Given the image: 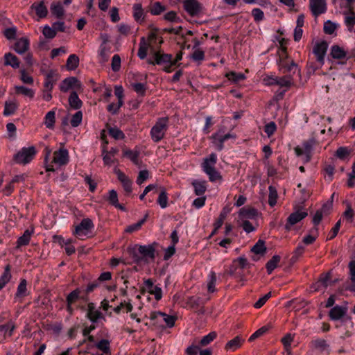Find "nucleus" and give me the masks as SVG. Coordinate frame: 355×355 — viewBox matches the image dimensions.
<instances>
[{"mask_svg":"<svg viewBox=\"0 0 355 355\" xmlns=\"http://www.w3.org/2000/svg\"><path fill=\"white\" fill-rule=\"evenodd\" d=\"M216 162L217 155L212 153L208 157H205L202 163V171L208 175L211 182L220 178V173L215 168Z\"/></svg>","mask_w":355,"mask_h":355,"instance_id":"f257e3e1","label":"nucleus"},{"mask_svg":"<svg viewBox=\"0 0 355 355\" xmlns=\"http://www.w3.org/2000/svg\"><path fill=\"white\" fill-rule=\"evenodd\" d=\"M168 128V119L167 118H161L157 120L155 125L153 126L150 130V135L152 139L158 142L163 139L165 132Z\"/></svg>","mask_w":355,"mask_h":355,"instance_id":"f03ea898","label":"nucleus"},{"mask_svg":"<svg viewBox=\"0 0 355 355\" xmlns=\"http://www.w3.org/2000/svg\"><path fill=\"white\" fill-rule=\"evenodd\" d=\"M236 137L230 132L225 133L223 129H220L211 137L212 145L215 148L221 151L224 148V142L229 139H234Z\"/></svg>","mask_w":355,"mask_h":355,"instance_id":"7ed1b4c3","label":"nucleus"},{"mask_svg":"<svg viewBox=\"0 0 355 355\" xmlns=\"http://www.w3.org/2000/svg\"><path fill=\"white\" fill-rule=\"evenodd\" d=\"M35 154V147L23 148L15 155V160L18 164H26L33 159Z\"/></svg>","mask_w":355,"mask_h":355,"instance_id":"20e7f679","label":"nucleus"},{"mask_svg":"<svg viewBox=\"0 0 355 355\" xmlns=\"http://www.w3.org/2000/svg\"><path fill=\"white\" fill-rule=\"evenodd\" d=\"M94 228V224L89 218H84L74 230L73 234L80 239L87 236Z\"/></svg>","mask_w":355,"mask_h":355,"instance_id":"39448f33","label":"nucleus"},{"mask_svg":"<svg viewBox=\"0 0 355 355\" xmlns=\"http://www.w3.org/2000/svg\"><path fill=\"white\" fill-rule=\"evenodd\" d=\"M308 216L306 211L297 209L289 215L285 225V229L290 230L294 225L298 223Z\"/></svg>","mask_w":355,"mask_h":355,"instance_id":"423d86ee","label":"nucleus"},{"mask_svg":"<svg viewBox=\"0 0 355 355\" xmlns=\"http://www.w3.org/2000/svg\"><path fill=\"white\" fill-rule=\"evenodd\" d=\"M184 10L191 16H198L202 10V6L197 0H184L183 1Z\"/></svg>","mask_w":355,"mask_h":355,"instance_id":"0eeeda50","label":"nucleus"},{"mask_svg":"<svg viewBox=\"0 0 355 355\" xmlns=\"http://www.w3.org/2000/svg\"><path fill=\"white\" fill-rule=\"evenodd\" d=\"M69 155L68 150L64 148H60L53 153V163L60 167L68 164Z\"/></svg>","mask_w":355,"mask_h":355,"instance_id":"6e6552de","label":"nucleus"},{"mask_svg":"<svg viewBox=\"0 0 355 355\" xmlns=\"http://www.w3.org/2000/svg\"><path fill=\"white\" fill-rule=\"evenodd\" d=\"M155 59L157 64L164 65V70L168 73L171 71L172 67L175 64V62H172V55L171 54L156 53L155 54Z\"/></svg>","mask_w":355,"mask_h":355,"instance_id":"1a4fd4ad","label":"nucleus"},{"mask_svg":"<svg viewBox=\"0 0 355 355\" xmlns=\"http://www.w3.org/2000/svg\"><path fill=\"white\" fill-rule=\"evenodd\" d=\"M313 147V141H307L304 143L301 146L295 148V153L297 156L302 157L304 162L310 160L311 152Z\"/></svg>","mask_w":355,"mask_h":355,"instance_id":"9d476101","label":"nucleus"},{"mask_svg":"<svg viewBox=\"0 0 355 355\" xmlns=\"http://www.w3.org/2000/svg\"><path fill=\"white\" fill-rule=\"evenodd\" d=\"M144 289L150 295L155 297L157 301L162 297V289L160 286L155 285L152 279H148L144 282Z\"/></svg>","mask_w":355,"mask_h":355,"instance_id":"9b49d317","label":"nucleus"},{"mask_svg":"<svg viewBox=\"0 0 355 355\" xmlns=\"http://www.w3.org/2000/svg\"><path fill=\"white\" fill-rule=\"evenodd\" d=\"M309 7L311 13L315 17H318L327 11L325 0H309Z\"/></svg>","mask_w":355,"mask_h":355,"instance_id":"f8f14e48","label":"nucleus"},{"mask_svg":"<svg viewBox=\"0 0 355 355\" xmlns=\"http://www.w3.org/2000/svg\"><path fill=\"white\" fill-rule=\"evenodd\" d=\"M258 211L254 208L243 207L239 211L238 220H256Z\"/></svg>","mask_w":355,"mask_h":355,"instance_id":"ddd939ff","label":"nucleus"},{"mask_svg":"<svg viewBox=\"0 0 355 355\" xmlns=\"http://www.w3.org/2000/svg\"><path fill=\"white\" fill-rule=\"evenodd\" d=\"M327 50V45L325 42L317 43L313 47V53L316 56L317 60L320 64L324 63V56Z\"/></svg>","mask_w":355,"mask_h":355,"instance_id":"4468645a","label":"nucleus"},{"mask_svg":"<svg viewBox=\"0 0 355 355\" xmlns=\"http://www.w3.org/2000/svg\"><path fill=\"white\" fill-rule=\"evenodd\" d=\"M347 308L345 306L336 305L329 311V317L332 320H339L347 313Z\"/></svg>","mask_w":355,"mask_h":355,"instance_id":"2eb2a0df","label":"nucleus"},{"mask_svg":"<svg viewBox=\"0 0 355 355\" xmlns=\"http://www.w3.org/2000/svg\"><path fill=\"white\" fill-rule=\"evenodd\" d=\"M80 86V82L76 78L69 77L62 80L60 85V89L62 92H66L73 87Z\"/></svg>","mask_w":355,"mask_h":355,"instance_id":"dca6fc26","label":"nucleus"},{"mask_svg":"<svg viewBox=\"0 0 355 355\" xmlns=\"http://www.w3.org/2000/svg\"><path fill=\"white\" fill-rule=\"evenodd\" d=\"M118 180L121 182L124 190L130 193L132 192V181L120 170L114 169Z\"/></svg>","mask_w":355,"mask_h":355,"instance_id":"f3484780","label":"nucleus"},{"mask_svg":"<svg viewBox=\"0 0 355 355\" xmlns=\"http://www.w3.org/2000/svg\"><path fill=\"white\" fill-rule=\"evenodd\" d=\"M31 9L35 10L39 18H44L48 14V9L44 1H36L31 5Z\"/></svg>","mask_w":355,"mask_h":355,"instance_id":"a211bd4d","label":"nucleus"},{"mask_svg":"<svg viewBox=\"0 0 355 355\" xmlns=\"http://www.w3.org/2000/svg\"><path fill=\"white\" fill-rule=\"evenodd\" d=\"M119 152L116 148H112L109 151H106L104 148L103 149L102 155L103 160L105 165H111L116 162L114 158L116 154Z\"/></svg>","mask_w":355,"mask_h":355,"instance_id":"6ab92c4d","label":"nucleus"},{"mask_svg":"<svg viewBox=\"0 0 355 355\" xmlns=\"http://www.w3.org/2000/svg\"><path fill=\"white\" fill-rule=\"evenodd\" d=\"M140 152L138 149L135 148L133 150L124 149L123 155L128 158L134 164L139 166L140 161L139 159Z\"/></svg>","mask_w":355,"mask_h":355,"instance_id":"aec40b11","label":"nucleus"},{"mask_svg":"<svg viewBox=\"0 0 355 355\" xmlns=\"http://www.w3.org/2000/svg\"><path fill=\"white\" fill-rule=\"evenodd\" d=\"M133 17L138 23H142L145 19V12L142 8V5L139 3H135L132 7Z\"/></svg>","mask_w":355,"mask_h":355,"instance_id":"412c9836","label":"nucleus"},{"mask_svg":"<svg viewBox=\"0 0 355 355\" xmlns=\"http://www.w3.org/2000/svg\"><path fill=\"white\" fill-rule=\"evenodd\" d=\"M80 293V291L77 288L71 291L67 297V309L70 313L73 311L72 304L79 299Z\"/></svg>","mask_w":355,"mask_h":355,"instance_id":"4be33fe9","label":"nucleus"},{"mask_svg":"<svg viewBox=\"0 0 355 355\" xmlns=\"http://www.w3.org/2000/svg\"><path fill=\"white\" fill-rule=\"evenodd\" d=\"M29 47V42L27 38L21 37L15 44L14 49L19 54L25 53Z\"/></svg>","mask_w":355,"mask_h":355,"instance_id":"5701e85b","label":"nucleus"},{"mask_svg":"<svg viewBox=\"0 0 355 355\" xmlns=\"http://www.w3.org/2000/svg\"><path fill=\"white\" fill-rule=\"evenodd\" d=\"M139 252L144 257L153 259L155 258V250L153 245H139Z\"/></svg>","mask_w":355,"mask_h":355,"instance_id":"b1692460","label":"nucleus"},{"mask_svg":"<svg viewBox=\"0 0 355 355\" xmlns=\"http://www.w3.org/2000/svg\"><path fill=\"white\" fill-rule=\"evenodd\" d=\"M57 79V73L54 71L50 70L48 71L45 76L44 83V88L53 89L54 83L56 82Z\"/></svg>","mask_w":355,"mask_h":355,"instance_id":"393cba45","label":"nucleus"},{"mask_svg":"<svg viewBox=\"0 0 355 355\" xmlns=\"http://www.w3.org/2000/svg\"><path fill=\"white\" fill-rule=\"evenodd\" d=\"M87 317L93 323L98 322L103 319V316L101 311L92 306L89 307Z\"/></svg>","mask_w":355,"mask_h":355,"instance_id":"a878e982","label":"nucleus"},{"mask_svg":"<svg viewBox=\"0 0 355 355\" xmlns=\"http://www.w3.org/2000/svg\"><path fill=\"white\" fill-rule=\"evenodd\" d=\"M244 342V339L240 336H236L233 339L228 341L225 345V349L230 351H235L239 349L242 343Z\"/></svg>","mask_w":355,"mask_h":355,"instance_id":"bb28decb","label":"nucleus"},{"mask_svg":"<svg viewBox=\"0 0 355 355\" xmlns=\"http://www.w3.org/2000/svg\"><path fill=\"white\" fill-rule=\"evenodd\" d=\"M107 199L112 205L121 210H125V207L119 203L117 193L115 190L112 189L109 191Z\"/></svg>","mask_w":355,"mask_h":355,"instance_id":"cd10ccee","label":"nucleus"},{"mask_svg":"<svg viewBox=\"0 0 355 355\" xmlns=\"http://www.w3.org/2000/svg\"><path fill=\"white\" fill-rule=\"evenodd\" d=\"M17 94H20L25 97L32 99L35 96V92L34 89L28 88L25 86L16 85L15 87Z\"/></svg>","mask_w":355,"mask_h":355,"instance_id":"c85d7f7f","label":"nucleus"},{"mask_svg":"<svg viewBox=\"0 0 355 355\" xmlns=\"http://www.w3.org/2000/svg\"><path fill=\"white\" fill-rule=\"evenodd\" d=\"M110 53V47L105 44H101L98 50V57L101 62H105L108 60Z\"/></svg>","mask_w":355,"mask_h":355,"instance_id":"c756f323","label":"nucleus"},{"mask_svg":"<svg viewBox=\"0 0 355 355\" xmlns=\"http://www.w3.org/2000/svg\"><path fill=\"white\" fill-rule=\"evenodd\" d=\"M51 12L57 18H61L64 14V8L60 2H53L51 6Z\"/></svg>","mask_w":355,"mask_h":355,"instance_id":"7c9ffc66","label":"nucleus"},{"mask_svg":"<svg viewBox=\"0 0 355 355\" xmlns=\"http://www.w3.org/2000/svg\"><path fill=\"white\" fill-rule=\"evenodd\" d=\"M251 251L256 255L263 256L266 252V247L265 242L262 240H259L252 248Z\"/></svg>","mask_w":355,"mask_h":355,"instance_id":"2f4dec72","label":"nucleus"},{"mask_svg":"<svg viewBox=\"0 0 355 355\" xmlns=\"http://www.w3.org/2000/svg\"><path fill=\"white\" fill-rule=\"evenodd\" d=\"M18 107V104L16 101H8L5 103L3 114L5 116H10L15 113L17 108Z\"/></svg>","mask_w":355,"mask_h":355,"instance_id":"473e14b6","label":"nucleus"},{"mask_svg":"<svg viewBox=\"0 0 355 355\" xmlns=\"http://www.w3.org/2000/svg\"><path fill=\"white\" fill-rule=\"evenodd\" d=\"M216 275L214 271H210L207 277V291L209 293H214L216 291Z\"/></svg>","mask_w":355,"mask_h":355,"instance_id":"72a5a7b5","label":"nucleus"},{"mask_svg":"<svg viewBox=\"0 0 355 355\" xmlns=\"http://www.w3.org/2000/svg\"><path fill=\"white\" fill-rule=\"evenodd\" d=\"M345 24L348 30L352 31L354 26L355 25V13L352 11L344 12Z\"/></svg>","mask_w":355,"mask_h":355,"instance_id":"f704fd0d","label":"nucleus"},{"mask_svg":"<svg viewBox=\"0 0 355 355\" xmlns=\"http://www.w3.org/2000/svg\"><path fill=\"white\" fill-rule=\"evenodd\" d=\"M5 64L12 67L14 69H17L19 67V62L18 58L13 54L8 53L5 54Z\"/></svg>","mask_w":355,"mask_h":355,"instance_id":"c9c22d12","label":"nucleus"},{"mask_svg":"<svg viewBox=\"0 0 355 355\" xmlns=\"http://www.w3.org/2000/svg\"><path fill=\"white\" fill-rule=\"evenodd\" d=\"M194 187L195 194L197 196H202L206 191L207 186L205 181L195 180L192 183Z\"/></svg>","mask_w":355,"mask_h":355,"instance_id":"e433bc0d","label":"nucleus"},{"mask_svg":"<svg viewBox=\"0 0 355 355\" xmlns=\"http://www.w3.org/2000/svg\"><path fill=\"white\" fill-rule=\"evenodd\" d=\"M15 324L12 322H8L6 324L0 326V335L6 337L10 336L15 329Z\"/></svg>","mask_w":355,"mask_h":355,"instance_id":"4c0bfd02","label":"nucleus"},{"mask_svg":"<svg viewBox=\"0 0 355 355\" xmlns=\"http://www.w3.org/2000/svg\"><path fill=\"white\" fill-rule=\"evenodd\" d=\"M55 122V111L51 110L46 113L44 117V124L47 128L53 129Z\"/></svg>","mask_w":355,"mask_h":355,"instance_id":"58836bf2","label":"nucleus"},{"mask_svg":"<svg viewBox=\"0 0 355 355\" xmlns=\"http://www.w3.org/2000/svg\"><path fill=\"white\" fill-rule=\"evenodd\" d=\"M164 313L161 311H153L149 315V318L155 324L164 327L163 318Z\"/></svg>","mask_w":355,"mask_h":355,"instance_id":"ea45409f","label":"nucleus"},{"mask_svg":"<svg viewBox=\"0 0 355 355\" xmlns=\"http://www.w3.org/2000/svg\"><path fill=\"white\" fill-rule=\"evenodd\" d=\"M280 257L279 255H274L266 263V270L268 274H271L272 271L277 267L279 261Z\"/></svg>","mask_w":355,"mask_h":355,"instance_id":"a19ab883","label":"nucleus"},{"mask_svg":"<svg viewBox=\"0 0 355 355\" xmlns=\"http://www.w3.org/2000/svg\"><path fill=\"white\" fill-rule=\"evenodd\" d=\"M11 277L10 266H6L3 273L0 277V291L10 282Z\"/></svg>","mask_w":355,"mask_h":355,"instance_id":"79ce46f5","label":"nucleus"},{"mask_svg":"<svg viewBox=\"0 0 355 355\" xmlns=\"http://www.w3.org/2000/svg\"><path fill=\"white\" fill-rule=\"evenodd\" d=\"M69 103L70 106L75 110H77L81 107L82 101L79 98V97L76 92H73L70 94L69 98Z\"/></svg>","mask_w":355,"mask_h":355,"instance_id":"37998d69","label":"nucleus"},{"mask_svg":"<svg viewBox=\"0 0 355 355\" xmlns=\"http://www.w3.org/2000/svg\"><path fill=\"white\" fill-rule=\"evenodd\" d=\"M33 233V230H26L24 232L23 235L18 239L17 245L18 246L26 245L29 243Z\"/></svg>","mask_w":355,"mask_h":355,"instance_id":"c03bdc74","label":"nucleus"},{"mask_svg":"<svg viewBox=\"0 0 355 355\" xmlns=\"http://www.w3.org/2000/svg\"><path fill=\"white\" fill-rule=\"evenodd\" d=\"M268 204L270 207H274L277 204L278 198L277 191L273 186H269Z\"/></svg>","mask_w":355,"mask_h":355,"instance_id":"a18cd8bd","label":"nucleus"},{"mask_svg":"<svg viewBox=\"0 0 355 355\" xmlns=\"http://www.w3.org/2000/svg\"><path fill=\"white\" fill-rule=\"evenodd\" d=\"M79 64V58L75 54H71L67 60V67L69 70H74Z\"/></svg>","mask_w":355,"mask_h":355,"instance_id":"49530a36","label":"nucleus"},{"mask_svg":"<svg viewBox=\"0 0 355 355\" xmlns=\"http://www.w3.org/2000/svg\"><path fill=\"white\" fill-rule=\"evenodd\" d=\"M27 282L26 279L21 280L19 284L17 286V292L15 294V298L23 297L27 295Z\"/></svg>","mask_w":355,"mask_h":355,"instance_id":"de8ad7c7","label":"nucleus"},{"mask_svg":"<svg viewBox=\"0 0 355 355\" xmlns=\"http://www.w3.org/2000/svg\"><path fill=\"white\" fill-rule=\"evenodd\" d=\"M331 55L334 58L341 59L346 56V52L343 48L336 45L331 46Z\"/></svg>","mask_w":355,"mask_h":355,"instance_id":"09e8293b","label":"nucleus"},{"mask_svg":"<svg viewBox=\"0 0 355 355\" xmlns=\"http://www.w3.org/2000/svg\"><path fill=\"white\" fill-rule=\"evenodd\" d=\"M292 85V78L291 76H285L280 78H277L276 85L281 87H286L288 89Z\"/></svg>","mask_w":355,"mask_h":355,"instance_id":"8fccbe9b","label":"nucleus"},{"mask_svg":"<svg viewBox=\"0 0 355 355\" xmlns=\"http://www.w3.org/2000/svg\"><path fill=\"white\" fill-rule=\"evenodd\" d=\"M332 281L330 278V274L327 273L326 275H322L319 280L317 282V288L316 290L319 289L320 286H322L323 287L326 288L329 285L331 284Z\"/></svg>","mask_w":355,"mask_h":355,"instance_id":"3c124183","label":"nucleus"},{"mask_svg":"<svg viewBox=\"0 0 355 355\" xmlns=\"http://www.w3.org/2000/svg\"><path fill=\"white\" fill-rule=\"evenodd\" d=\"M157 203L162 209L166 208L168 205V196L165 189H162L159 193L157 198Z\"/></svg>","mask_w":355,"mask_h":355,"instance_id":"603ef678","label":"nucleus"},{"mask_svg":"<svg viewBox=\"0 0 355 355\" xmlns=\"http://www.w3.org/2000/svg\"><path fill=\"white\" fill-rule=\"evenodd\" d=\"M96 347L103 352L104 354H110V342L106 339H102L97 343Z\"/></svg>","mask_w":355,"mask_h":355,"instance_id":"864d4df0","label":"nucleus"},{"mask_svg":"<svg viewBox=\"0 0 355 355\" xmlns=\"http://www.w3.org/2000/svg\"><path fill=\"white\" fill-rule=\"evenodd\" d=\"M108 132L116 140L123 139L125 137L123 132L116 127L109 128Z\"/></svg>","mask_w":355,"mask_h":355,"instance_id":"5fc2aeb1","label":"nucleus"},{"mask_svg":"<svg viewBox=\"0 0 355 355\" xmlns=\"http://www.w3.org/2000/svg\"><path fill=\"white\" fill-rule=\"evenodd\" d=\"M354 211L349 202H347L346 210L343 213V218L348 222L352 223L354 220Z\"/></svg>","mask_w":355,"mask_h":355,"instance_id":"6e6d98bb","label":"nucleus"},{"mask_svg":"<svg viewBox=\"0 0 355 355\" xmlns=\"http://www.w3.org/2000/svg\"><path fill=\"white\" fill-rule=\"evenodd\" d=\"M338 25L330 20H327L324 24V31L326 34L331 35L337 28Z\"/></svg>","mask_w":355,"mask_h":355,"instance_id":"4d7b16f0","label":"nucleus"},{"mask_svg":"<svg viewBox=\"0 0 355 355\" xmlns=\"http://www.w3.org/2000/svg\"><path fill=\"white\" fill-rule=\"evenodd\" d=\"M226 77L231 81L234 83L239 82V80H244L245 78V76L242 73H236L231 71L226 74Z\"/></svg>","mask_w":355,"mask_h":355,"instance_id":"13d9d810","label":"nucleus"},{"mask_svg":"<svg viewBox=\"0 0 355 355\" xmlns=\"http://www.w3.org/2000/svg\"><path fill=\"white\" fill-rule=\"evenodd\" d=\"M162 320H163L164 327L171 328L174 326L176 318H175V317H174L173 315H168V314L164 313V317H163Z\"/></svg>","mask_w":355,"mask_h":355,"instance_id":"bf43d9fd","label":"nucleus"},{"mask_svg":"<svg viewBox=\"0 0 355 355\" xmlns=\"http://www.w3.org/2000/svg\"><path fill=\"white\" fill-rule=\"evenodd\" d=\"M190 58L195 62L200 64L205 59V53L200 49H196Z\"/></svg>","mask_w":355,"mask_h":355,"instance_id":"052dcab7","label":"nucleus"},{"mask_svg":"<svg viewBox=\"0 0 355 355\" xmlns=\"http://www.w3.org/2000/svg\"><path fill=\"white\" fill-rule=\"evenodd\" d=\"M216 338V333L215 331L210 332L206 336H203L200 342L202 346H206L212 342Z\"/></svg>","mask_w":355,"mask_h":355,"instance_id":"680f3d73","label":"nucleus"},{"mask_svg":"<svg viewBox=\"0 0 355 355\" xmlns=\"http://www.w3.org/2000/svg\"><path fill=\"white\" fill-rule=\"evenodd\" d=\"M83 113L81 111L76 112L71 117V125L73 127H78L82 122Z\"/></svg>","mask_w":355,"mask_h":355,"instance_id":"e2e57ef3","label":"nucleus"},{"mask_svg":"<svg viewBox=\"0 0 355 355\" xmlns=\"http://www.w3.org/2000/svg\"><path fill=\"white\" fill-rule=\"evenodd\" d=\"M165 10V7L159 2L154 3L150 8V13L153 15H158Z\"/></svg>","mask_w":355,"mask_h":355,"instance_id":"0e129e2a","label":"nucleus"},{"mask_svg":"<svg viewBox=\"0 0 355 355\" xmlns=\"http://www.w3.org/2000/svg\"><path fill=\"white\" fill-rule=\"evenodd\" d=\"M238 222L246 233H250L255 230V227L250 220H238Z\"/></svg>","mask_w":355,"mask_h":355,"instance_id":"69168bd1","label":"nucleus"},{"mask_svg":"<svg viewBox=\"0 0 355 355\" xmlns=\"http://www.w3.org/2000/svg\"><path fill=\"white\" fill-rule=\"evenodd\" d=\"M277 130V125L275 122L270 121L266 123L264 126V132L266 133L267 136L270 137L272 136Z\"/></svg>","mask_w":355,"mask_h":355,"instance_id":"338daca9","label":"nucleus"},{"mask_svg":"<svg viewBox=\"0 0 355 355\" xmlns=\"http://www.w3.org/2000/svg\"><path fill=\"white\" fill-rule=\"evenodd\" d=\"M42 33L46 38L52 39L55 35L56 32L53 28L50 27L48 25H46L43 28Z\"/></svg>","mask_w":355,"mask_h":355,"instance_id":"774afa93","label":"nucleus"}]
</instances>
